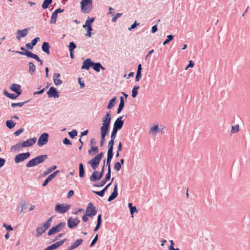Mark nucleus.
I'll use <instances>...</instances> for the list:
<instances>
[{
	"mask_svg": "<svg viewBox=\"0 0 250 250\" xmlns=\"http://www.w3.org/2000/svg\"><path fill=\"white\" fill-rule=\"evenodd\" d=\"M110 112H107L104 118L102 119V125L100 128L101 142L100 146H102L105 141V137L107 134L111 122Z\"/></svg>",
	"mask_w": 250,
	"mask_h": 250,
	"instance_id": "f257e3e1",
	"label": "nucleus"
},
{
	"mask_svg": "<svg viewBox=\"0 0 250 250\" xmlns=\"http://www.w3.org/2000/svg\"><path fill=\"white\" fill-rule=\"evenodd\" d=\"M37 138L36 137L28 139L26 141L22 142L21 144H17L16 145L13 146L11 147V151H15L17 150H19L20 147H26L31 146L35 144Z\"/></svg>",
	"mask_w": 250,
	"mask_h": 250,
	"instance_id": "f03ea898",
	"label": "nucleus"
},
{
	"mask_svg": "<svg viewBox=\"0 0 250 250\" xmlns=\"http://www.w3.org/2000/svg\"><path fill=\"white\" fill-rule=\"evenodd\" d=\"M47 158L46 154L39 155L30 160L27 164L26 166L27 167H34L39 164L42 163Z\"/></svg>",
	"mask_w": 250,
	"mask_h": 250,
	"instance_id": "7ed1b4c3",
	"label": "nucleus"
},
{
	"mask_svg": "<svg viewBox=\"0 0 250 250\" xmlns=\"http://www.w3.org/2000/svg\"><path fill=\"white\" fill-rule=\"evenodd\" d=\"M103 155V152H102L97 154L88 162L89 164H90L93 169L95 170L98 167Z\"/></svg>",
	"mask_w": 250,
	"mask_h": 250,
	"instance_id": "20e7f679",
	"label": "nucleus"
},
{
	"mask_svg": "<svg viewBox=\"0 0 250 250\" xmlns=\"http://www.w3.org/2000/svg\"><path fill=\"white\" fill-rule=\"evenodd\" d=\"M81 10L83 13H88L92 8V0H82L81 2Z\"/></svg>",
	"mask_w": 250,
	"mask_h": 250,
	"instance_id": "39448f33",
	"label": "nucleus"
},
{
	"mask_svg": "<svg viewBox=\"0 0 250 250\" xmlns=\"http://www.w3.org/2000/svg\"><path fill=\"white\" fill-rule=\"evenodd\" d=\"M70 208L69 205L64 204H57L55 206V210L59 213H64L69 210Z\"/></svg>",
	"mask_w": 250,
	"mask_h": 250,
	"instance_id": "423d86ee",
	"label": "nucleus"
},
{
	"mask_svg": "<svg viewBox=\"0 0 250 250\" xmlns=\"http://www.w3.org/2000/svg\"><path fill=\"white\" fill-rule=\"evenodd\" d=\"M65 225V223L64 222H60L57 225L52 227L48 232V235H53L58 232H59L61 229Z\"/></svg>",
	"mask_w": 250,
	"mask_h": 250,
	"instance_id": "0eeeda50",
	"label": "nucleus"
},
{
	"mask_svg": "<svg viewBox=\"0 0 250 250\" xmlns=\"http://www.w3.org/2000/svg\"><path fill=\"white\" fill-rule=\"evenodd\" d=\"M30 154L28 152L19 154L15 157V162L16 164L20 163L28 158L30 156Z\"/></svg>",
	"mask_w": 250,
	"mask_h": 250,
	"instance_id": "6e6552de",
	"label": "nucleus"
},
{
	"mask_svg": "<svg viewBox=\"0 0 250 250\" xmlns=\"http://www.w3.org/2000/svg\"><path fill=\"white\" fill-rule=\"evenodd\" d=\"M48 141V134L47 133H43L39 137L38 141V145L42 146L46 145Z\"/></svg>",
	"mask_w": 250,
	"mask_h": 250,
	"instance_id": "1a4fd4ad",
	"label": "nucleus"
},
{
	"mask_svg": "<svg viewBox=\"0 0 250 250\" xmlns=\"http://www.w3.org/2000/svg\"><path fill=\"white\" fill-rule=\"evenodd\" d=\"M97 213V209L94 207L92 203L88 204V206L86 209V213L89 217H93L96 215Z\"/></svg>",
	"mask_w": 250,
	"mask_h": 250,
	"instance_id": "9d476101",
	"label": "nucleus"
},
{
	"mask_svg": "<svg viewBox=\"0 0 250 250\" xmlns=\"http://www.w3.org/2000/svg\"><path fill=\"white\" fill-rule=\"evenodd\" d=\"M80 221L77 218L69 217L67 220V225L69 228L73 229L77 227Z\"/></svg>",
	"mask_w": 250,
	"mask_h": 250,
	"instance_id": "9b49d317",
	"label": "nucleus"
},
{
	"mask_svg": "<svg viewBox=\"0 0 250 250\" xmlns=\"http://www.w3.org/2000/svg\"><path fill=\"white\" fill-rule=\"evenodd\" d=\"M122 118L123 116H121L116 119L114 123L113 127V130L118 131V130H120L122 128L124 124V121L122 120Z\"/></svg>",
	"mask_w": 250,
	"mask_h": 250,
	"instance_id": "f8f14e48",
	"label": "nucleus"
},
{
	"mask_svg": "<svg viewBox=\"0 0 250 250\" xmlns=\"http://www.w3.org/2000/svg\"><path fill=\"white\" fill-rule=\"evenodd\" d=\"M117 132V131H115V130L112 129L111 136H110L111 140L108 144V149H111V150L113 149L114 140L116 138Z\"/></svg>",
	"mask_w": 250,
	"mask_h": 250,
	"instance_id": "ddd939ff",
	"label": "nucleus"
},
{
	"mask_svg": "<svg viewBox=\"0 0 250 250\" xmlns=\"http://www.w3.org/2000/svg\"><path fill=\"white\" fill-rule=\"evenodd\" d=\"M47 94L49 98H59L60 96L57 90L54 87H51L47 92Z\"/></svg>",
	"mask_w": 250,
	"mask_h": 250,
	"instance_id": "4468645a",
	"label": "nucleus"
},
{
	"mask_svg": "<svg viewBox=\"0 0 250 250\" xmlns=\"http://www.w3.org/2000/svg\"><path fill=\"white\" fill-rule=\"evenodd\" d=\"M118 196V184L116 183L114 189L113 191L112 192L111 194L109 196L108 198V202H110L114 199H115Z\"/></svg>",
	"mask_w": 250,
	"mask_h": 250,
	"instance_id": "2eb2a0df",
	"label": "nucleus"
},
{
	"mask_svg": "<svg viewBox=\"0 0 250 250\" xmlns=\"http://www.w3.org/2000/svg\"><path fill=\"white\" fill-rule=\"evenodd\" d=\"M29 30V28H27L21 30H18L17 34H18V35L17 36V39L18 40H20L21 38L25 37L27 35Z\"/></svg>",
	"mask_w": 250,
	"mask_h": 250,
	"instance_id": "dca6fc26",
	"label": "nucleus"
},
{
	"mask_svg": "<svg viewBox=\"0 0 250 250\" xmlns=\"http://www.w3.org/2000/svg\"><path fill=\"white\" fill-rule=\"evenodd\" d=\"M113 150L108 149L107 157V160H106V166L108 167V170H111L110 163H111V159L113 157Z\"/></svg>",
	"mask_w": 250,
	"mask_h": 250,
	"instance_id": "f3484780",
	"label": "nucleus"
},
{
	"mask_svg": "<svg viewBox=\"0 0 250 250\" xmlns=\"http://www.w3.org/2000/svg\"><path fill=\"white\" fill-rule=\"evenodd\" d=\"M59 172V170H56V171L53 172L51 174H50L48 176V177L46 179V180L44 181V182L43 183L42 186L43 187L46 186L47 185V184L50 181H51V180L56 176V175L57 174V173H58Z\"/></svg>",
	"mask_w": 250,
	"mask_h": 250,
	"instance_id": "a211bd4d",
	"label": "nucleus"
},
{
	"mask_svg": "<svg viewBox=\"0 0 250 250\" xmlns=\"http://www.w3.org/2000/svg\"><path fill=\"white\" fill-rule=\"evenodd\" d=\"M10 89L13 91L15 92L18 95H21V87L20 85L17 84H12L11 85Z\"/></svg>",
	"mask_w": 250,
	"mask_h": 250,
	"instance_id": "6ab92c4d",
	"label": "nucleus"
},
{
	"mask_svg": "<svg viewBox=\"0 0 250 250\" xmlns=\"http://www.w3.org/2000/svg\"><path fill=\"white\" fill-rule=\"evenodd\" d=\"M60 77V75L58 73H55L53 74V81H54V84L57 86L61 85L62 83V81L61 79H59Z\"/></svg>",
	"mask_w": 250,
	"mask_h": 250,
	"instance_id": "aec40b11",
	"label": "nucleus"
},
{
	"mask_svg": "<svg viewBox=\"0 0 250 250\" xmlns=\"http://www.w3.org/2000/svg\"><path fill=\"white\" fill-rule=\"evenodd\" d=\"M92 62L90 59H86L83 62V65L82 66V69H86L88 70L91 65H92Z\"/></svg>",
	"mask_w": 250,
	"mask_h": 250,
	"instance_id": "412c9836",
	"label": "nucleus"
},
{
	"mask_svg": "<svg viewBox=\"0 0 250 250\" xmlns=\"http://www.w3.org/2000/svg\"><path fill=\"white\" fill-rule=\"evenodd\" d=\"M83 242L82 239H77L70 247L68 248L67 250H72L80 245H81Z\"/></svg>",
	"mask_w": 250,
	"mask_h": 250,
	"instance_id": "4be33fe9",
	"label": "nucleus"
},
{
	"mask_svg": "<svg viewBox=\"0 0 250 250\" xmlns=\"http://www.w3.org/2000/svg\"><path fill=\"white\" fill-rule=\"evenodd\" d=\"M159 130L158 124L154 125L152 126L149 131V134L152 135H155L157 132Z\"/></svg>",
	"mask_w": 250,
	"mask_h": 250,
	"instance_id": "5701e85b",
	"label": "nucleus"
},
{
	"mask_svg": "<svg viewBox=\"0 0 250 250\" xmlns=\"http://www.w3.org/2000/svg\"><path fill=\"white\" fill-rule=\"evenodd\" d=\"M101 178V176L99 175L97 171H94L90 177V180L93 182L99 181Z\"/></svg>",
	"mask_w": 250,
	"mask_h": 250,
	"instance_id": "b1692460",
	"label": "nucleus"
},
{
	"mask_svg": "<svg viewBox=\"0 0 250 250\" xmlns=\"http://www.w3.org/2000/svg\"><path fill=\"white\" fill-rule=\"evenodd\" d=\"M93 69L99 72L100 71V69L102 70H104V68L101 65V64L99 62L93 63L92 62V65Z\"/></svg>",
	"mask_w": 250,
	"mask_h": 250,
	"instance_id": "393cba45",
	"label": "nucleus"
},
{
	"mask_svg": "<svg viewBox=\"0 0 250 250\" xmlns=\"http://www.w3.org/2000/svg\"><path fill=\"white\" fill-rule=\"evenodd\" d=\"M124 105H125V101H124V97H120V104H119V107H118V108L117 109V114H119L121 112V111L122 110V109H123V108L124 107Z\"/></svg>",
	"mask_w": 250,
	"mask_h": 250,
	"instance_id": "a878e982",
	"label": "nucleus"
},
{
	"mask_svg": "<svg viewBox=\"0 0 250 250\" xmlns=\"http://www.w3.org/2000/svg\"><path fill=\"white\" fill-rule=\"evenodd\" d=\"M42 50L45 52L47 55L50 54L49 51V45L48 42H43L42 46Z\"/></svg>",
	"mask_w": 250,
	"mask_h": 250,
	"instance_id": "bb28decb",
	"label": "nucleus"
},
{
	"mask_svg": "<svg viewBox=\"0 0 250 250\" xmlns=\"http://www.w3.org/2000/svg\"><path fill=\"white\" fill-rule=\"evenodd\" d=\"M46 230L42 226L38 227L36 229L37 236L39 237L42 235Z\"/></svg>",
	"mask_w": 250,
	"mask_h": 250,
	"instance_id": "cd10ccee",
	"label": "nucleus"
},
{
	"mask_svg": "<svg viewBox=\"0 0 250 250\" xmlns=\"http://www.w3.org/2000/svg\"><path fill=\"white\" fill-rule=\"evenodd\" d=\"M13 52H15L18 54H21V55H25V56H26L27 57H31V58H32V57L33 55V53H32L29 51H25V52H21V51H13Z\"/></svg>",
	"mask_w": 250,
	"mask_h": 250,
	"instance_id": "c85d7f7f",
	"label": "nucleus"
},
{
	"mask_svg": "<svg viewBox=\"0 0 250 250\" xmlns=\"http://www.w3.org/2000/svg\"><path fill=\"white\" fill-rule=\"evenodd\" d=\"M28 66H29V73L31 75L34 74L36 71V67L35 65L33 64L32 62H29L28 63Z\"/></svg>",
	"mask_w": 250,
	"mask_h": 250,
	"instance_id": "c756f323",
	"label": "nucleus"
},
{
	"mask_svg": "<svg viewBox=\"0 0 250 250\" xmlns=\"http://www.w3.org/2000/svg\"><path fill=\"white\" fill-rule=\"evenodd\" d=\"M52 217H50L42 225L43 227L47 230L51 226L52 221Z\"/></svg>",
	"mask_w": 250,
	"mask_h": 250,
	"instance_id": "7c9ffc66",
	"label": "nucleus"
},
{
	"mask_svg": "<svg viewBox=\"0 0 250 250\" xmlns=\"http://www.w3.org/2000/svg\"><path fill=\"white\" fill-rule=\"evenodd\" d=\"M3 93L5 96L11 99H15L19 96L17 94H10L8 93L6 90H4L3 91Z\"/></svg>",
	"mask_w": 250,
	"mask_h": 250,
	"instance_id": "2f4dec72",
	"label": "nucleus"
},
{
	"mask_svg": "<svg viewBox=\"0 0 250 250\" xmlns=\"http://www.w3.org/2000/svg\"><path fill=\"white\" fill-rule=\"evenodd\" d=\"M116 98V97H114L110 100L109 103H108L107 106V109H110L114 106Z\"/></svg>",
	"mask_w": 250,
	"mask_h": 250,
	"instance_id": "473e14b6",
	"label": "nucleus"
},
{
	"mask_svg": "<svg viewBox=\"0 0 250 250\" xmlns=\"http://www.w3.org/2000/svg\"><path fill=\"white\" fill-rule=\"evenodd\" d=\"M57 167L56 166H53L49 168H48L47 169H46L45 171H43V176H45L50 173H51L52 171L55 170L56 168Z\"/></svg>",
	"mask_w": 250,
	"mask_h": 250,
	"instance_id": "72a5a7b5",
	"label": "nucleus"
},
{
	"mask_svg": "<svg viewBox=\"0 0 250 250\" xmlns=\"http://www.w3.org/2000/svg\"><path fill=\"white\" fill-rule=\"evenodd\" d=\"M239 131V125L236 124L234 125H232L231 127L230 133L234 134L238 132Z\"/></svg>",
	"mask_w": 250,
	"mask_h": 250,
	"instance_id": "f704fd0d",
	"label": "nucleus"
},
{
	"mask_svg": "<svg viewBox=\"0 0 250 250\" xmlns=\"http://www.w3.org/2000/svg\"><path fill=\"white\" fill-rule=\"evenodd\" d=\"M52 2V0H44L42 4V8L45 9L48 8L49 4Z\"/></svg>",
	"mask_w": 250,
	"mask_h": 250,
	"instance_id": "c9c22d12",
	"label": "nucleus"
},
{
	"mask_svg": "<svg viewBox=\"0 0 250 250\" xmlns=\"http://www.w3.org/2000/svg\"><path fill=\"white\" fill-rule=\"evenodd\" d=\"M6 125L8 128L11 129L15 126L16 124L13 121L10 120L6 121Z\"/></svg>",
	"mask_w": 250,
	"mask_h": 250,
	"instance_id": "e433bc0d",
	"label": "nucleus"
},
{
	"mask_svg": "<svg viewBox=\"0 0 250 250\" xmlns=\"http://www.w3.org/2000/svg\"><path fill=\"white\" fill-rule=\"evenodd\" d=\"M94 20L95 18H88L85 21V24L83 25V28H86V26L91 25Z\"/></svg>",
	"mask_w": 250,
	"mask_h": 250,
	"instance_id": "4c0bfd02",
	"label": "nucleus"
},
{
	"mask_svg": "<svg viewBox=\"0 0 250 250\" xmlns=\"http://www.w3.org/2000/svg\"><path fill=\"white\" fill-rule=\"evenodd\" d=\"M84 171L83 168V164L82 163L79 165V175L80 177L82 178L84 176Z\"/></svg>",
	"mask_w": 250,
	"mask_h": 250,
	"instance_id": "58836bf2",
	"label": "nucleus"
},
{
	"mask_svg": "<svg viewBox=\"0 0 250 250\" xmlns=\"http://www.w3.org/2000/svg\"><path fill=\"white\" fill-rule=\"evenodd\" d=\"M57 17L58 15L55 14V13H53L51 15V19L50 20V23L51 24H55L56 23Z\"/></svg>",
	"mask_w": 250,
	"mask_h": 250,
	"instance_id": "ea45409f",
	"label": "nucleus"
},
{
	"mask_svg": "<svg viewBox=\"0 0 250 250\" xmlns=\"http://www.w3.org/2000/svg\"><path fill=\"white\" fill-rule=\"evenodd\" d=\"M139 86H135L132 90V96L133 98H135L138 94V89L139 88Z\"/></svg>",
	"mask_w": 250,
	"mask_h": 250,
	"instance_id": "a19ab883",
	"label": "nucleus"
},
{
	"mask_svg": "<svg viewBox=\"0 0 250 250\" xmlns=\"http://www.w3.org/2000/svg\"><path fill=\"white\" fill-rule=\"evenodd\" d=\"M101 223V214H99L97 217V223L94 231H97L100 228Z\"/></svg>",
	"mask_w": 250,
	"mask_h": 250,
	"instance_id": "79ce46f5",
	"label": "nucleus"
},
{
	"mask_svg": "<svg viewBox=\"0 0 250 250\" xmlns=\"http://www.w3.org/2000/svg\"><path fill=\"white\" fill-rule=\"evenodd\" d=\"M99 151L98 147L97 146H90V149L88 150V153L91 154L92 152H93L94 153H98Z\"/></svg>",
	"mask_w": 250,
	"mask_h": 250,
	"instance_id": "37998d69",
	"label": "nucleus"
},
{
	"mask_svg": "<svg viewBox=\"0 0 250 250\" xmlns=\"http://www.w3.org/2000/svg\"><path fill=\"white\" fill-rule=\"evenodd\" d=\"M86 28H87V34H86V36L88 37H90L92 35V33H91V31H92V26H91V25H87V26H86Z\"/></svg>",
	"mask_w": 250,
	"mask_h": 250,
	"instance_id": "c03bdc74",
	"label": "nucleus"
},
{
	"mask_svg": "<svg viewBox=\"0 0 250 250\" xmlns=\"http://www.w3.org/2000/svg\"><path fill=\"white\" fill-rule=\"evenodd\" d=\"M170 246L168 247V250H179L178 248L175 249L174 248V243L173 240H170Z\"/></svg>",
	"mask_w": 250,
	"mask_h": 250,
	"instance_id": "a18cd8bd",
	"label": "nucleus"
},
{
	"mask_svg": "<svg viewBox=\"0 0 250 250\" xmlns=\"http://www.w3.org/2000/svg\"><path fill=\"white\" fill-rule=\"evenodd\" d=\"M58 248L56 243H54L46 248L44 250H54Z\"/></svg>",
	"mask_w": 250,
	"mask_h": 250,
	"instance_id": "49530a36",
	"label": "nucleus"
},
{
	"mask_svg": "<svg viewBox=\"0 0 250 250\" xmlns=\"http://www.w3.org/2000/svg\"><path fill=\"white\" fill-rule=\"evenodd\" d=\"M173 39V36L172 35H169L167 36V39L164 42L163 45H166L170 41L172 40Z\"/></svg>",
	"mask_w": 250,
	"mask_h": 250,
	"instance_id": "de8ad7c7",
	"label": "nucleus"
},
{
	"mask_svg": "<svg viewBox=\"0 0 250 250\" xmlns=\"http://www.w3.org/2000/svg\"><path fill=\"white\" fill-rule=\"evenodd\" d=\"M76 48V44L73 42L69 43V50L70 52H73V50Z\"/></svg>",
	"mask_w": 250,
	"mask_h": 250,
	"instance_id": "09e8293b",
	"label": "nucleus"
},
{
	"mask_svg": "<svg viewBox=\"0 0 250 250\" xmlns=\"http://www.w3.org/2000/svg\"><path fill=\"white\" fill-rule=\"evenodd\" d=\"M114 169L117 171H119L121 168V165L119 162H116L114 164Z\"/></svg>",
	"mask_w": 250,
	"mask_h": 250,
	"instance_id": "8fccbe9b",
	"label": "nucleus"
},
{
	"mask_svg": "<svg viewBox=\"0 0 250 250\" xmlns=\"http://www.w3.org/2000/svg\"><path fill=\"white\" fill-rule=\"evenodd\" d=\"M26 103H27V102H21V103H12L11 104V106L13 107H14L15 106L21 107Z\"/></svg>",
	"mask_w": 250,
	"mask_h": 250,
	"instance_id": "3c124183",
	"label": "nucleus"
},
{
	"mask_svg": "<svg viewBox=\"0 0 250 250\" xmlns=\"http://www.w3.org/2000/svg\"><path fill=\"white\" fill-rule=\"evenodd\" d=\"M77 132L75 129H73L71 132H69V135L72 138H74L76 136H77Z\"/></svg>",
	"mask_w": 250,
	"mask_h": 250,
	"instance_id": "603ef678",
	"label": "nucleus"
},
{
	"mask_svg": "<svg viewBox=\"0 0 250 250\" xmlns=\"http://www.w3.org/2000/svg\"><path fill=\"white\" fill-rule=\"evenodd\" d=\"M32 58L35 59L38 62H40L41 65L42 64V61L40 59V58L38 57L37 55L33 54Z\"/></svg>",
	"mask_w": 250,
	"mask_h": 250,
	"instance_id": "864d4df0",
	"label": "nucleus"
},
{
	"mask_svg": "<svg viewBox=\"0 0 250 250\" xmlns=\"http://www.w3.org/2000/svg\"><path fill=\"white\" fill-rule=\"evenodd\" d=\"M130 212L132 216H133V214L134 212H138V210H137L136 207L135 206L131 207V209H130Z\"/></svg>",
	"mask_w": 250,
	"mask_h": 250,
	"instance_id": "5fc2aeb1",
	"label": "nucleus"
},
{
	"mask_svg": "<svg viewBox=\"0 0 250 250\" xmlns=\"http://www.w3.org/2000/svg\"><path fill=\"white\" fill-rule=\"evenodd\" d=\"M93 192H94L96 194H97L101 197H103L104 194V190H102L100 191H93Z\"/></svg>",
	"mask_w": 250,
	"mask_h": 250,
	"instance_id": "6e6d98bb",
	"label": "nucleus"
},
{
	"mask_svg": "<svg viewBox=\"0 0 250 250\" xmlns=\"http://www.w3.org/2000/svg\"><path fill=\"white\" fill-rule=\"evenodd\" d=\"M194 65V63L191 60L189 61L188 64L187 65V66L186 68V70H187L188 68L191 67L192 68Z\"/></svg>",
	"mask_w": 250,
	"mask_h": 250,
	"instance_id": "4d7b16f0",
	"label": "nucleus"
},
{
	"mask_svg": "<svg viewBox=\"0 0 250 250\" xmlns=\"http://www.w3.org/2000/svg\"><path fill=\"white\" fill-rule=\"evenodd\" d=\"M66 239H64L59 241L55 243L56 244V245L57 246V247L58 248L59 247L61 246L63 243H64L66 241Z\"/></svg>",
	"mask_w": 250,
	"mask_h": 250,
	"instance_id": "13d9d810",
	"label": "nucleus"
},
{
	"mask_svg": "<svg viewBox=\"0 0 250 250\" xmlns=\"http://www.w3.org/2000/svg\"><path fill=\"white\" fill-rule=\"evenodd\" d=\"M24 129L23 128H21L16 131H15L14 134L15 136H17L19 135L22 132H23Z\"/></svg>",
	"mask_w": 250,
	"mask_h": 250,
	"instance_id": "bf43d9fd",
	"label": "nucleus"
},
{
	"mask_svg": "<svg viewBox=\"0 0 250 250\" xmlns=\"http://www.w3.org/2000/svg\"><path fill=\"white\" fill-rule=\"evenodd\" d=\"M39 37H36L31 41V44L34 46L39 40Z\"/></svg>",
	"mask_w": 250,
	"mask_h": 250,
	"instance_id": "052dcab7",
	"label": "nucleus"
},
{
	"mask_svg": "<svg viewBox=\"0 0 250 250\" xmlns=\"http://www.w3.org/2000/svg\"><path fill=\"white\" fill-rule=\"evenodd\" d=\"M141 78V73H136L135 77V80L136 82H139Z\"/></svg>",
	"mask_w": 250,
	"mask_h": 250,
	"instance_id": "680f3d73",
	"label": "nucleus"
},
{
	"mask_svg": "<svg viewBox=\"0 0 250 250\" xmlns=\"http://www.w3.org/2000/svg\"><path fill=\"white\" fill-rule=\"evenodd\" d=\"M63 143L65 145H71L72 144V143L70 142V141L69 139H68L67 138H64V139L63 141Z\"/></svg>",
	"mask_w": 250,
	"mask_h": 250,
	"instance_id": "e2e57ef3",
	"label": "nucleus"
},
{
	"mask_svg": "<svg viewBox=\"0 0 250 250\" xmlns=\"http://www.w3.org/2000/svg\"><path fill=\"white\" fill-rule=\"evenodd\" d=\"M97 239H98V235L97 234L95 236V237L94 238V239H93L91 244L90 245V247L93 246L95 244V243L96 242Z\"/></svg>",
	"mask_w": 250,
	"mask_h": 250,
	"instance_id": "0e129e2a",
	"label": "nucleus"
},
{
	"mask_svg": "<svg viewBox=\"0 0 250 250\" xmlns=\"http://www.w3.org/2000/svg\"><path fill=\"white\" fill-rule=\"evenodd\" d=\"M96 144V140L94 138H92L90 140V146H95Z\"/></svg>",
	"mask_w": 250,
	"mask_h": 250,
	"instance_id": "69168bd1",
	"label": "nucleus"
},
{
	"mask_svg": "<svg viewBox=\"0 0 250 250\" xmlns=\"http://www.w3.org/2000/svg\"><path fill=\"white\" fill-rule=\"evenodd\" d=\"M5 163V160L3 158H0V167L4 166Z\"/></svg>",
	"mask_w": 250,
	"mask_h": 250,
	"instance_id": "338daca9",
	"label": "nucleus"
},
{
	"mask_svg": "<svg viewBox=\"0 0 250 250\" xmlns=\"http://www.w3.org/2000/svg\"><path fill=\"white\" fill-rule=\"evenodd\" d=\"M64 11V9H61V8H58L56 9L53 13H55V14L58 15L59 13L62 12Z\"/></svg>",
	"mask_w": 250,
	"mask_h": 250,
	"instance_id": "774afa93",
	"label": "nucleus"
}]
</instances>
